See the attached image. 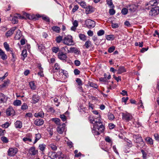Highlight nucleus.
I'll list each match as a JSON object with an SVG mask.
<instances>
[{"mask_svg": "<svg viewBox=\"0 0 159 159\" xmlns=\"http://www.w3.org/2000/svg\"><path fill=\"white\" fill-rule=\"evenodd\" d=\"M76 82L77 83L78 86H82L83 84L82 80L79 78H77L76 79Z\"/></svg>", "mask_w": 159, "mask_h": 159, "instance_id": "a18cd8bd", "label": "nucleus"}, {"mask_svg": "<svg viewBox=\"0 0 159 159\" xmlns=\"http://www.w3.org/2000/svg\"><path fill=\"white\" fill-rule=\"evenodd\" d=\"M6 113L8 116H13L15 115V111L13 108L11 107H9L6 110Z\"/></svg>", "mask_w": 159, "mask_h": 159, "instance_id": "9d476101", "label": "nucleus"}, {"mask_svg": "<svg viewBox=\"0 0 159 159\" xmlns=\"http://www.w3.org/2000/svg\"><path fill=\"white\" fill-rule=\"evenodd\" d=\"M35 139L34 143V144L37 141L39 140L41 138V135L40 134H35Z\"/></svg>", "mask_w": 159, "mask_h": 159, "instance_id": "c85d7f7f", "label": "nucleus"}, {"mask_svg": "<svg viewBox=\"0 0 159 159\" xmlns=\"http://www.w3.org/2000/svg\"><path fill=\"white\" fill-rule=\"evenodd\" d=\"M74 72L75 75H77L80 74V71L77 69H76L74 70Z\"/></svg>", "mask_w": 159, "mask_h": 159, "instance_id": "69168bd1", "label": "nucleus"}, {"mask_svg": "<svg viewBox=\"0 0 159 159\" xmlns=\"http://www.w3.org/2000/svg\"><path fill=\"white\" fill-rule=\"evenodd\" d=\"M79 37L81 40L83 41H85L86 40V37L84 34H79Z\"/></svg>", "mask_w": 159, "mask_h": 159, "instance_id": "2f4dec72", "label": "nucleus"}, {"mask_svg": "<svg viewBox=\"0 0 159 159\" xmlns=\"http://www.w3.org/2000/svg\"><path fill=\"white\" fill-rule=\"evenodd\" d=\"M90 45L91 42L89 40H88L85 42L84 47H85L86 48H88Z\"/></svg>", "mask_w": 159, "mask_h": 159, "instance_id": "c9c22d12", "label": "nucleus"}, {"mask_svg": "<svg viewBox=\"0 0 159 159\" xmlns=\"http://www.w3.org/2000/svg\"><path fill=\"white\" fill-rule=\"evenodd\" d=\"M105 140L106 142L109 143H112V141L111 140V139L110 138L109 136H107L105 139Z\"/></svg>", "mask_w": 159, "mask_h": 159, "instance_id": "052dcab7", "label": "nucleus"}, {"mask_svg": "<svg viewBox=\"0 0 159 159\" xmlns=\"http://www.w3.org/2000/svg\"><path fill=\"white\" fill-rule=\"evenodd\" d=\"M44 113L43 112H40L38 113H36L34 114L35 116L36 117H42L44 116Z\"/></svg>", "mask_w": 159, "mask_h": 159, "instance_id": "f704fd0d", "label": "nucleus"}, {"mask_svg": "<svg viewBox=\"0 0 159 159\" xmlns=\"http://www.w3.org/2000/svg\"><path fill=\"white\" fill-rule=\"evenodd\" d=\"M94 8L92 6H88L85 8L86 13V14H89L93 12L94 11Z\"/></svg>", "mask_w": 159, "mask_h": 159, "instance_id": "4468645a", "label": "nucleus"}, {"mask_svg": "<svg viewBox=\"0 0 159 159\" xmlns=\"http://www.w3.org/2000/svg\"><path fill=\"white\" fill-rule=\"evenodd\" d=\"M52 50L53 52L57 53L60 50L59 47H53L52 48Z\"/></svg>", "mask_w": 159, "mask_h": 159, "instance_id": "e433bc0d", "label": "nucleus"}, {"mask_svg": "<svg viewBox=\"0 0 159 159\" xmlns=\"http://www.w3.org/2000/svg\"><path fill=\"white\" fill-rule=\"evenodd\" d=\"M85 23L87 27L90 29L93 28L95 25V21L90 19H88L86 20Z\"/></svg>", "mask_w": 159, "mask_h": 159, "instance_id": "39448f33", "label": "nucleus"}, {"mask_svg": "<svg viewBox=\"0 0 159 159\" xmlns=\"http://www.w3.org/2000/svg\"><path fill=\"white\" fill-rule=\"evenodd\" d=\"M1 140L3 143H7L8 142V140L7 138L5 136H3L1 138Z\"/></svg>", "mask_w": 159, "mask_h": 159, "instance_id": "79ce46f5", "label": "nucleus"}, {"mask_svg": "<svg viewBox=\"0 0 159 159\" xmlns=\"http://www.w3.org/2000/svg\"><path fill=\"white\" fill-rule=\"evenodd\" d=\"M128 10L131 12H134L136 9V6L134 4L129 5L128 7Z\"/></svg>", "mask_w": 159, "mask_h": 159, "instance_id": "aec40b11", "label": "nucleus"}, {"mask_svg": "<svg viewBox=\"0 0 159 159\" xmlns=\"http://www.w3.org/2000/svg\"><path fill=\"white\" fill-rule=\"evenodd\" d=\"M58 153H60L61 154L60 157H58L59 159H68L66 155H61L62 153L61 152H58Z\"/></svg>", "mask_w": 159, "mask_h": 159, "instance_id": "c03bdc74", "label": "nucleus"}, {"mask_svg": "<svg viewBox=\"0 0 159 159\" xmlns=\"http://www.w3.org/2000/svg\"><path fill=\"white\" fill-rule=\"evenodd\" d=\"M0 56L1 58L3 60H5L7 58V55L1 49H0Z\"/></svg>", "mask_w": 159, "mask_h": 159, "instance_id": "412c9836", "label": "nucleus"}, {"mask_svg": "<svg viewBox=\"0 0 159 159\" xmlns=\"http://www.w3.org/2000/svg\"><path fill=\"white\" fill-rule=\"evenodd\" d=\"M18 22V19L16 17V16L15 15L12 19L11 22L13 24H15L17 23Z\"/></svg>", "mask_w": 159, "mask_h": 159, "instance_id": "c756f323", "label": "nucleus"}, {"mask_svg": "<svg viewBox=\"0 0 159 159\" xmlns=\"http://www.w3.org/2000/svg\"><path fill=\"white\" fill-rule=\"evenodd\" d=\"M60 117L63 121H65L66 120V117L64 114L61 115L60 116Z\"/></svg>", "mask_w": 159, "mask_h": 159, "instance_id": "680f3d73", "label": "nucleus"}, {"mask_svg": "<svg viewBox=\"0 0 159 159\" xmlns=\"http://www.w3.org/2000/svg\"><path fill=\"white\" fill-rule=\"evenodd\" d=\"M37 45L38 46V48L40 52H43L44 50L45 47L42 44L39 45L38 44H37Z\"/></svg>", "mask_w": 159, "mask_h": 159, "instance_id": "49530a36", "label": "nucleus"}, {"mask_svg": "<svg viewBox=\"0 0 159 159\" xmlns=\"http://www.w3.org/2000/svg\"><path fill=\"white\" fill-rule=\"evenodd\" d=\"M78 3L83 8H85L86 7V4L84 1H80L78 2Z\"/></svg>", "mask_w": 159, "mask_h": 159, "instance_id": "a19ab883", "label": "nucleus"}, {"mask_svg": "<svg viewBox=\"0 0 159 159\" xmlns=\"http://www.w3.org/2000/svg\"><path fill=\"white\" fill-rule=\"evenodd\" d=\"M115 47L114 46H111L108 49V52L109 53H111L115 50Z\"/></svg>", "mask_w": 159, "mask_h": 159, "instance_id": "4d7b16f0", "label": "nucleus"}, {"mask_svg": "<svg viewBox=\"0 0 159 159\" xmlns=\"http://www.w3.org/2000/svg\"><path fill=\"white\" fill-rule=\"evenodd\" d=\"M17 152V149L16 148H10L7 152L9 156H13L15 155Z\"/></svg>", "mask_w": 159, "mask_h": 159, "instance_id": "423d86ee", "label": "nucleus"}, {"mask_svg": "<svg viewBox=\"0 0 159 159\" xmlns=\"http://www.w3.org/2000/svg\"><path fill=\"white\" fill-rule=\"evenodd\" d=\"M52 30L57 33H59L60 32L61 29L60 27L57 26H53L52 27Z\"/></svg>", "mask_w": 159, "mask_h": 159, "instance_id": "a878e982", "label": "nucleus"}, {"mask_svg": "<svg viewBox=\"0 0 159 159\" xmlns=\"http://www.w3.org/2000/svg\"><path fill=\"white\" fill-rule=\"evenodd\" d=\"M159 2V1H158L157 0H154L152 1H150L148 2L146 4V6L147 7L148 6H156L158 3ZM146 9H149L148 8V7H146Z\"/></svg>", "mask_w": 159, "mask_h": 159, "instance_id": "1a4fd4ad", "label": "nucleus"}, {"mask_svg": "<svg viewBox=\"0 0 159 159\" xmlns=\"http://www.w3.org/2000/svg\"><path fill=\"white\" fill-rule=\"evenodd\" d=\"M65 126V124L64 123L59 125L57 128V132L59 134H62L64 131Z\"/></svg>", "mask_w": 159, "mask_h": 159, "instance_id": "0eeeda50", "label": "nucleus"}, {"mask_svg": "<svg viewBox=\"0 0 159 159\" xmlns=\"http://www.w3.org/2000/svg\"><path fill=\"white\" fill-rule=\"evenodd\" d=\"M55 40L57 43H59L61 41L63 42V36L59 35L56 37Z\"/></svg>", "mask_w": 159, "mask_h": 159, "instance_id": "cd10ccee", "label": "nucleus"}, {"mask_svg": "<svg viewBox=\"0 0 159 159\" xmlns=\"http://www.w3.org/2000/svg\"><path fill=\"white\" fill-rule=\"evenodd\" d=\"M9 83V81L7 80L4 82V83L0 85V89H2L3 88L6 87L8 86V84Z\"/></svg>", "mask_w": 159, "mask_h": 159, "instance_id": "4be33fe9", "label": "nucleus"}, {"mask_svg": "<svg viewBox=\"0 0 159 159\" xmlns=\"http://www.w3.org/2000/svg\"><path fill=\"white\" fill-rule=\"evenodd\" d=\"M111 26L113 28H117L119 27V25L118 24L116 23H111Z\"/></svg>", "mask_w": 159, "mask_h": 159, "instance_id": "bf43d9fd", "label": "nucleus"}, {"mask_svg": "<svg viewBox=\"0 0 159 159\" xmlns=\"http://www.w3.org/2000/svg\"><path fill=\"white\" fill-rule=\"evenodd\" d=\"M79 8V6L77 5H75L72 10L73 12H75Z\"/></svg>", "mask_w": 159, "mask_h": 159, "instance_id": "774afa93", "label": "nucleus"}, {"mask_svg": "<svg viewBox=\"0 0 159 159\" xmlns=\"http://www.w3.org/2000/svg\"><path fill=\"white\" fill-rule=\"evenodd\" d=\"M40 98V97L37 94L33 95L32 98V102L33 103L35 104L39 101Z\"/></svg>", "mask_w": 159, "mask_h": 159, "instance_id": "f8f14e48", "label": "nucleus"}, {"mask_svg": "<svg viewBox=\"0 0 159 159\" xmlns=\"http://www.w3.org/2000/svg\"><path fill=\"white\" fill-rule=\"evenodd\" d=\"M52 120L54 122L58 125H60V120L59 118H53Z\"/></svg>", "mask_w": 159, "mask_h": 159, "instance_id": "5fc2aeb1", "label": "nucleus"}, {"mask_svg": "<svg viewBox=\"0 0 159 159\" xmlns=\"http://www.w3.org/2000/svg\"><path fill=\"white\" fill-rule=\"evenodd\" d=\"M128 9L126 8H123L121 10V13L123 15H125L127 14L128 12Z\"/></svg>", "mask_w": 159, "mask_h": 159, "instance_id": "37998d69", "label": "nucleus"}, {"mask_svg": "<svg viewBox=\"0 0 159 159\" xmlns=\"http://www.w3.org/2000/svg\"><path fill=\"white\" fill-rule=\"evenodd\" d=\"M21 104V101L19 100H16L14 101L13 104L15 106H19Z\"/></svg>", "mask_w": 159, "mask_h": 159, "instance_id": "7c9ffc66", "label": "nucleus"}, {"mask_svg": "<svg viewBox=\"0 0 159 159\" xmlns=\"http://www.w3.org/2000/svg\"><path fill=\"white\" fill-rule=\"evenodd\" d=\"M117 71V74H120L126 71V70L123 66H120Z\"/></svg>", "mask_w": 159, "mask_h": 159, "instance_id": "6ab92c4d", "label": "nucleus"}, {"mask_svg": "<svg viewBox=\"0 0 159 159\" xmlns=\"http://www.w3.org/2000/svg\"><path fill=\"white\" fill-rule=\"evenodd\" d=\"M29 85H30V88L33 89L34 90L36 89V86L35 85V84L33 81L30 82L29 83Z\"/></svg>", "mask_w": 159, "mask_h": 159, "instance_id": "473e14b6", "label": "nucleus"}, {"mask_svg": "<svg viewBox=\"0 0 159 159\" xmlns=\"http://www.w3.org/2000/svg\"><path fill=\"white\" fill-rule=\"evenodd\" d=\"M16 17L18 18H19L20 19H26L25 17V16L26 17V16H24L23 15V16H22L20 14L17 13L16 14Z\"/></svg>", "mask_w": 159, "mask_h": 159, "instance_id": "8fccbe9b", "label": "nucleus"}, {"mask_svg": "<svg viewBox=\"0 0 159 159\" xmlns=\"http://www.w3.org/2000/svg\"><path fill=\"white\" fill-rule=\"evenodd\" d=\"M58 58L61 60H65L67 58L66 54L63 53V52H59L58 54Z\"/></svg>", "mask_w": 159, "mask_h": 159, "instance_id": "ddd939ff", "label": "nucleus"}, {"mask_svg": "<svg viewBox=\"0 0 159 159\" xmlns=\"http://www.w3.org/2000/svg\"><path fill=\"white\" fill-rule=\"evenodd\" d=\"M70 51L72 52H74L75 53L79 54L80 53V51L77 48L74 47L70 48Z\"/></svg>", "mask_w": 159, "mask_h": 159, "instance_id": "bb28decb", "label": "nucleus"}, {"mask_svg": "<svg viewBox=\"0 0 159 159\" xmlns=\"http://www.w3.org/2000/svg\"><path fill=\"white\" fill-rule=\"evenodd\" d=\"M22 123L19 120L16 121L15 123V127L16 128H21L22 127Z\"/></svg>", "mask_w": 159, "mask_h": 159, "instance_id": "b1692460", "label": "nucleus"}, {"mask_svg": "<svg viewBox=\"0 0 159 159\" xmlns=\"http://www.w3.org/2000/svg\"><path fill=\"white\" fill-rule=\"evenodd\" d=\"M67 145L70 148H71L73 147L72 143L71 141H67Z\"/></svg>", "mask_w": 159, "mask_h": 159, "instance_id": "338daca9", "label": "nucleus"}, {"mask_svg": "<svg viewBox=\"0 0 159 159\" xmlns=\"http://www.w3.org/2000/svg\"><path fill=\"white\" fill-rule=\"evenodd\" d=\"M16 28V27H14L11 28L10 30L8 31L6 34L7 37H8L12 35Z\"/></svg>", "mask_w": 159, "mask_h": 159, "instance_id": "9b49d317", "label": "nucleus"}, {"mask_svg": "<svg viewBox=\"0 0 159 159\" xmlns=\"http://www.w3.org/2000/svg\"><path fill=\"white\" fill-rule=\"evenodd\" d=\"M42 19L45 21H46L47 22H50V19L48 17L46 16H42Z\"/></svg>", "mask_w": 159, "mask_h": 159, "instance_id": "e2e57ef3", "label": "nucleus"}, {"mask_svg": "<svg viewBox=\"0 0 159 159\" xmlns=\"http://www.w3.org/2000/svg\"><path fill=\"white\" fill-rule=\"evenodd\" d=\"M141 152L142 153L143 155V159H146L147 158V153L145 151L143 150H141Z\"/></svg>", "mask_w": 159, "mask_h": 159, "instance_id": "603ef678", "label": "nucleus"}, {"mask_svg": "<svg viewBox=\"0 0 159 159\" xmlns=\"http://www.w3.org/2000/svg\"><path fill=\"white\" fill-rule=\"evenodd\" d=\"M122 119L126 121H129L131 120L132 118V116L128 113H122Z\"/></svg>", "mask_w": 159, "mask_h": 159, "instance_id": "6e6552de", "label": "nucleus"}, {"mask_svg": "<svg viewBox=\"0 0 159 159\" xmlns=\"http://www.w3.org/2000/svg\"><path fill=\"white\" fill-rule=\"evenodd\" d=\"M106 39L108 40H113L114 39V35L112 34L107 35L106 37Z\"/></svg>", "mask_w": 159, "mask_h": 159, "instance_id": "4c0bfd02", "label": "nucleus"}, {"mask_svg": "<svg viewBox=\"0 0 159 159\" xmlns=\"http://www.w3.org/2000/svg\"><path fill=\"white\" fill-rule=\"evenodd\" d=\"M104 34V31L101 30H99L97 32V35L98 36H101Z\"/></svg>", "mask_w": 159, "mask_h": 159, "instance_id": "3c124183", "label": "nucleus"}, {"mask_svg": "<svg viewBox=\"0 0 159 159\" xmlns=\"http://www.w3.org/2000/svg\"><path fill=\"white\" fill-rule=\"evenodd\" d=\"M133 137L136 140V143H138V142H143V141L142 138L139 134L134 135H133Z\"/></svg>", "mask_w": 159, "mask_h": 159, "instance_id": "2eb2a0df", "label": "nucleus"}, {"mask_svg": "<svg viewBox=\"0 0 159 159\" xmlns=\"http://www.w3.org/2000/svg\"><path fill=\"white\" fill-rule=\"evenodd\" d=\"M28 108V106L27 104L25 103H24L21 107V109L23 110L27 109Z\"/></svg>", "mask_w": 159, "mask_h": 159, "instance_id": "864d4df0", "label": "nucleus"}, {"mask_svg": "<svg viewBox=\"0 0 159 159\" xmlns=\"http://www.w3.org/2000/svg\"><path fill=\"white\" fill-rule=\"evenodd\" d=\"M44 121L42 119H37L34 121V124L37 126H39L43 125V124Z\"/></svg>", "mask_w": 159, "mask_h": 159, "instance_id": "dca6fc26", "label": "nucleus"}, {"mask_svg": "<svg viewBox=\"0 0 159 159\" xmlns=\"http://www.w3.org/2000/svg\"><path fill=\"white\" fill-rule=\"evenodd\" d=\"M10 125V124L8 122H6L5 124L2 125V127L5 128H7Z\"/></svg>", "mask_w": 159, "mask_h": 159, "instance_id": "13d9d810", "label": "nucleus"}, {"mask_svg": "<svg viewBox=\"0 0 159 159\" xmlns=\"http://www.w3.org/2000/svg\"><path fill=\"white\" fill-rule=\"evenodd\" d=\"M6 97L5 95L2 93H0V103L4 102L6 101V100H5Z\"/></svg>", "mask_w": 159, "mask_h": 159, "instance_id": "393cba45", "label": "nucleus"}, {"mask_svg": "<svg viewBox=\"0 0 159 159\" xmlns=\"http://www.w3.org/2000/svg\"><path fill=\"white\" fill-rule=\"evenodd\" d=\"M23 14L26 16V17L30 20H37L39 17H41L39 14L36 15L27 13L25 12H23Z\"/></svg>", "mask_w": 159, "mask_h": 159, "instance_id": "7ed1b4c3", "label": "nucleus"}, {"mask_svg": "<svg viewBox=\"0 0 159 159\" xmlns=\"http://www.w3.org/2000/svg\"><path fill=\"white\" fill-rule=\"evenodd\" d=\"M115 13V11L113 9H111L109 10V13L110 15H114Z\"/></svg>", "mask_w": 159, "mask_h": 159, "instance_id": "0e129e2a", "label": "nucleus"}, {"mask_svg": "<svg viewBox=\"0 0 159 159\" xmlns=\"http://www.w3.org/2000/svg\"><path fill=\"white\" fill-rule=\"evenodd\" d=\"M21 55L24 57V60L27 56L26 50H23L22 52Z\"/></svg>", "mask_w": 159, "mask_h": 159, "instance_id": "6e6d98bb", "label": "nucleus"}, {"mask_svg": "<svg viewBox=\"0 0 159 159\" xmlns=\"http://www.w3.org/2000/svg\"><path fill=\"white\" fill-rule=\"evenodd\" d=\"M63 43L67 45H71L74 44L72 40V37L70 35H68L65 37L63 39Z\"/></svg>", "mask_w": 159, "mask_h": 159, "instance_id": "f03ea898", "label": "nucleus"}, {"mask_svg": "<svg viewBox=\"0 0 159 159\" xmlns=\"http://www.w3.org/2000/svg\"><path fill=\"white\" fill-rule=\"evenodd\" d=\"M159 14V7L152 8L150 11L149 15L151 16H155Z\"/></svg>", "mask_w": 159, "mask_h": 159, "instance_id": "20e7f679", "label": "nucleus"}, {"mask_svg": "<svg viewBox=\"0 0 159 159\" xmlns=\"http://www.w3.org/2000/svg\"><path fill=\"white\" fill-rule=\"evenodd\" d=\"M88 84L90 86L94 88L95 89H97L98 88V86L97 84L93 82H89Z\"/></svg>", "mask_w": 159, "mask_h": 159, "instance_id": "58836bf2", "label": "nucleus"}, {"mask_svg": "<svg viewBox=\"0 0 159 159\" xmlns=\"http://www.w3.org/2000/svg\"><path fill=\"white\" fill-rule=\"evenodd\" d=\"M30 151L31 154L32 155H35L37 154L38 152L37 150H35V148L34 147H32L30 149Z\"/></svg>", "mask_w": 159, "mask_h": 159, "instance_id": "5701e85b", "label": "nucleus"}, {"mask_svg": "<svg viewBox=\"0 0 159 159\" xmlns=\"http://www.w3.org/2000/svg\"><path fill=\"white\" fill-rule=\"evenodd\" d=\"M4 47L6 50L7 51H9L10 50V48L9 45L7 44V42H5L3 44Z\"/></svg>", "mask_w": 159, "mask_h": 159, "instance_id": "de8ad7c7", "label": "nucleus"}, {"mask_svg": "<svg viewBox=\"0 0 159 159\" xmlns=\"http://www.w3.org/2000/svg\"><path fill=\"white\" fill-rule=\"evenodd\" d=\"M46 148V145L44 144H40L39 146V149L42 151H43Z\"/></svg>", "mask_w": 159, "mask_h": 159, "instance_id": "09e8293b", "label": "nucleus"}, {"mask_svg": "<svg viewBox=\"0 0 159 159\" xmlns=\"http://www.w3.org/2000/svg\"><path fill=\"white\" fill-rule=\"evenodd\" d=\"M107 116L108 119L110 120H113L115 118L114 115L111 113H108Z\"/></svg>", "mask_w": 159, "mask_h": 159, "instance_id": "72a5a7b5", "label": "nucleus"}, {"mask_svg": "<svg viewBox=\"0 0 159 159\" xmlns=\"http://www.w3.org/2000/svg\"><path fill=\"white\" fill-rule=\"evenodd\" d=\"M16 32L14 38L15 40H19L21 38L22 35L21 31L19 30H18Z\"/></svg>", "mask_w": 159, "mask_h": 159, "instance_id": "a211bd4d", "label": "nucleus"}, {"mask_svg": "<svg viewBox=\"0 0 159 159\" xmlns=\"http://www.w3.org/2000/svg\"><path fill=\"white\" fill-rule=\"evenodd\" d=\"M48 155L52 159H54L57 157V155L55 152H49L48 153Z\"/></svg>", "mask_w": 159, "mask_h": 159, "instance_id": "f3484780", "label": "nucleus"}, {"mask_svg": "<svg viewBox=\"0 0 159 159\" xmlns=\"http://www.w3.org/2000/svg\"><path fill=\"white\" fill-rule=\"evenodd\" d=\"M145 140L149 144H152L153 142L152 139L150 137H147L145 139Z\"/></svg>", "mask_w": 159, "mask_h": 159, "instance_id": "ea45409f", "label": "nucleus"}, {"mask_svg": "<svg viewBox=\"0 0 159 159\" xmlns=\"http://www.w3.org/2000/svg\"><path fill=\"white\" fill-rule=\"evenodd\" d=\"M89 120L90 123L93 124L92 131L94 135H98L103 132L105 128L100 118L96 116L92 117L90 116Z\"/></svg>", "mask_w": 159, "mask_h": 159, "instance_id": "f257e3e1", "label": "nucleus"}]
</instances>
